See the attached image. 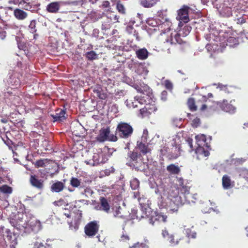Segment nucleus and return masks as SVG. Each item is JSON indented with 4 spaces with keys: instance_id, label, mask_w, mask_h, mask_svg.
Returning <instances> with one entry per match:
<instances>
[{
    "instance_id": "1",
    "label": "nucleus",
    "mask_w": 248,
    "mask_h": 248,
    "mask_svg": "<svg viewBox=\"0 0 248 248\" xmlns=\"http://www.w3.org/2000/svg\"><path fill=\"white\" fill-rule=\"evenodd\" d=\"M133 87L138 93L146 94V96L142 98L127 99L125 103L127 108H155V99L152 95V90L143 82H139L135 83Z\"/></svg>"
},
{
    "instance_id": "2",
    "label": "nucleus",
    "mask_w": 248,
    "mask_h": 248,
    "mask_svg": "<svg viewBox=\"0 0 248 248\" xmlns=\"http://www.w3.org/2000/svg\"><path fill=\"white\" fill-rule=\"evenodd\" d=\"M213 97L212 93H208L207 95H199L196 98L189 97L186 104L189 108H207Z\"/></svg>"
},
{
    "instance_id": "3",
    "label": "nucleus",
    "mask_w": 248,
    "mask_h": 248,
    "mask_svg": "<svg viewBox=\"0 0 248 248\" xmlns=\"http://www.w3.org/2000/svg\"><path fill=\"white\" fill-rule=\"evenodd\" d=\"M133 131V128L131 125L127 123L121 122L117 126L116 134L120 138L126 139L131 136Z\"/></svg>"
},
{
    "instance_id": "4",
    "label": "nucleus",
    "mask_w": 248,
    "mask_h": 248,
    "mask_svg": "<svg viewBox=\"0 0 248 248\" xmlns=\"http://www.w3.org/2000/svg\"><path fill=\"white\" fill-rule=\"evenodd\" d=\"M190 9V8L189 6L184 5L177 11L176 19L179 21L178 25L179 27H182L183 23H187L189 21L188 13Z\"/></svg>"
},
{
    "instance_id": "5",
    "label": "nucleus",
    "mask_w": 248,
    "mask_h": 248,
    "mask_svg": "<svg viewBox=\"0 0 248 248\" xmlns=\"http://www.w3.org/2000/svg\"><path fill=\"white\" fill-rule=\"evenodd\" d=\"M99 228L98 222L95 220L91 221L87 224L84 228L86 235L89 237L95 236L98 232Z\"/></svg>"
},
{
    "instance_id": "6",
    "label": "nucleus",
    "mask_w": 248,
    "mask_h": 248,
    "mask_svg": "<svg viewBox=\"0 0 248 248\" xmlns=\"http://www.w3.org/2000/svg\"><path fill=\"white\" fill-rule=\"evenodd\" d=\"M106 162L104 155L102 152L93 153L92 158L85 160L84 162L93 166L99 165L101 163H104Z\"/></svg>"
},
{
    "instance_id": "7",
    "label": "nucleus",
    "mask_w": 248,
    "mask_h": 248,
    "mask_svg": "<svg viewBox=\"0 0 248 248\" xmlns=\"http://www.w3.org/2000/svg\"><path fill=\"white\" fill-rule=\"evenodd\" d=\"M65 109H51L49 112V115L53 119V122H62L66 120Z\"/></svg>"
},
{
    "instance_id": "8",
    "label": "nucleus",
    "mask_w": 248,
    "mask_h": 248,
    "mask_svg": "<svg viewBox=\"0 0 248 248\" xmlns=\"http://www.w3.org/2000/svg\"><path fill=\"white\" fill-rule=\"evenodd\" d=\"M167 209L171 213L177 212L181 204V197L178 195L170 199Z\"/></svg>"
},
{
    "instance_id": "9",
    "label": "nucleus",
    "mask_w": 248,
    "mask_h": 248,
    "mask_svg": "<svg viewBox=\"0 0 248 248\" xmlns=\"http://www.w3.org/2000/svg\"><path fill=\"white\" fill-rule=\"evenodd\" d=\"M167 216L162 213L154 211L149 218V223L155 226L159 222L165 223L167 221Z\"/></svg>"
},
{
    "instance_id": "10",
    "label": "nucleus",
    "mask_w": 248,
    "mask_h": 248,
    "mask_svg": "<svg viewBox=\"0 0 248 248\" xmlns=\"http://www.w3.org/2000/svg\"><path fill=\"white\" fill-rule=\"evenodd\" d=\"M163 237L166 238L171 246H174L179 244V241L182 240L183 238L178 236L176 234H170L166 230H163L162 232Z\"/></svg>"
},
{
    "instance_id": "11",
    "label": "nucleus",
    "mask_w": 248,
    "mask_h": 248,
    "mask_svg": "<svg viewBox=\"0 0 248 248\" xmlns=\"http://www.w3.org/2000/svg\"><path fill=\"white\" fill-rule=\"evenodd\" d=\"M181 151L179 145L174 142L172 144V147L169 149L168 157L170 160L176 159L180 155Z\"/></svg>"
},
{
    "instance_id": "12",
    "label": "nucleus",
    "mask_w": 248,
    "mask_h": 248,
    "mask_svg": "<svg viewBox=\"0 0 248 248\" xmlns=\"http://www.w3.org/2000/svg\"><path fill=\"white\" fill-rule=\"evenodd\" d=\"M31 185L39 190H42L44 187V181L39 179L36 175H31L30 178Z\"/></svg>"
},
{
    "instance_id": "13",
    "label": "nucleus",
    "mask_w": 248,
    "mask_h": 248,
    "mask_svg": "<svg viewBox=\"0 0 248 248\" xmlns=\"http://www.w3.org/2000/svg\"><path fill=\"white\" fill-rule=\"evenodd\" d=\"M82 217V213H78L77 216L75 217L74 221L68 222L69 229L74 232L77 231L79 228V225Z\"/></svg>"
},
{
    "instance_id": "14",
    "label": "nucleus",
    "mask_w": 248,
    "mask_h": 248,
    "mask_svg": "<svg viewBox=\"0 0 248 248\" xmlns=\"http://www.w3.org/2000/svg\"><path fill=\"white\" fill-rule=\"evenodd\" d=\"M28 225L31 231L34 232H38L42 228L40 221L36 219H32L29 220Z\"/></svg>"
},
{
    "instance_id": "15",
    "label": "nucleus",
    "mask_w": 248,
    "mask_h": 248,
    "mask_svg": "<svg viewBox=\"0 0 248 248\" xmlns=\"http://www.w3.org/2000/svg\"><path fill=\"white\" fill-rule=\"evenodd\" d=\"M178 190L182 194H186L189 193L190 187L184 183V180L182 178L177 179Z\"/></svg>"
},
{
    "instance_id": "16",
    "label": "nucleus",
    "mask_w": 248,
    "mask_h": 248,
    "mask_svg": "<svg viewBox=\"0 0 248 248\" xmlns=\"http://www.w3.org/2000/svg\"><path fill=\"white\" fill-rule=\"evenodd\" d=\"M110 133L109 127L101 128L99 131V134L96 138L98 141L103 142L107 140Z\"/></svg>"
},
{
    "instance_id": "17",
    "label": "nucleus",
    "mask_w": 248,
    "mask_h": 248,
    "mask_svg": "<svg viewBox=\"0 0 248 248\" xmlns=\"http://www.w3.org/2000/svg\"><path fill=\"white\" fill-rule=\"evenodd\" d=\"M99 205L97 208L98 209L106 213H108L110 210V205L107 199L104 197H101L100 198Z\"/></svg>"
},
{
    "instance_id": "18",
    "label": "nucleus",
    "mask_w": 248,
    "mask_h": 248,
    "mask_svg": "<svg viewBox=\"0 0 248 248\" xmlns=\"http://www.w3.org/2000/svg\"><path fill=\"white\" fill-rule=\"evenodd\" d=\"M61 2L60 1L52 2L46 6V10L50 13H57L58 12Z\"/></svg>"
},
{
    "instance_id": "19",
    "label": "nucleus",
    "mask_w": 248,
    "mask_h": 248,
    "mask_svg": "<svg viewBox=\"0 0 248 248\" xmlns=\"http://www.w3.org/2000/svg\"><path fill=\"white\" fill-rule=\"evenodd\" d=\"M6 238L11 243L10 248H16V245L17 244V238L15 234L11 232L9 230H7Z\"/></svg>"
},
{
    "instance_id": "20",
    "label": "nucleus",
    "mask_w": 248,
    "mask_h": 248,
    "mask_svg": "<svg viewBox=\"0 0 248 248\" xmlns=\"http://www.w3.org/2000/svg\"><path fill=\"white\" fill-rule=\"evenodd\" d=\"M14 15L18 20H23L28 17V14L21 9L16 8L14 11Z\"/></svg>"
},
{
    "instance_id": "21",
    "label": "nucleus",
    "mask_w": 248,
    "mask_h": 248,
    "mask_svg": "<svg viewBox=\"0 0 248 248\" xmlns=\"http://www.w3.org/2000/svg\"><path fill=\"white\" fill-rule=\"evenodd\" d=\"M128 158H129L130 161L131 162H133L134 166H137L138 159L141 157V155L137 152L135 151H129L128 153Z\"/></svg>"
},
{
    "instance_id": "22",
    "label": "nucleus",
    "mask_w": 248,
    "mask_h": 248,
    "mask_svg": "<svg viewBox=\"0 0 248 248\" xmlns=\"http://www.w3.org/2000/svg\"><path fill=\"white\" fill-rule=\"evenodd\" d=\"M140 206L141 210L143 213V215L141 216V217H148L150 218L151 215H152L154 212L152 208L148 204H140Z\"/></svg>"
},
{
    "instance_id": "23",
    "label": "nucleus",
    "mask_w": 248,
    "mask_h": 248,
    "mask_svg": "<svg viewBox=\"0 0 248 248\" xmlns=\"http://www.w3.org/2000/svg\"><path fill=\"white\" fill-rule=\"evenodd\" d=\"M62 183L60 181H57L52 185L51 186V190L55 192H60L62 191L64 187V183L65 180H63Z\"/></svg>"
},
{
    "instance_id": "24",
    "label": "nucleus",
    "mask_w": 248,
    "mask_h": 248,
    "mask_svg": "<svg viewBox=\"0 0 248 248\" xmlns=\"http://www.w3.org/2000/svg\"><path fill=\"white\" fill-rule=\"evenodd\" d=\"M167 170L171 174L177 175L180 171V168L174 164H171L167 167Z\"/></svg>"
},
{
    "instance_id": "25",
    "label": "nucleus",
    "mask_w": 248,
    "mask_h": 248,
    "mask_svg": "<svg viewBox=\"0 0 248 248\" xmlns=\"http://www.w3.org/2000/svg\"><path fill=\"white\" fill-rule=\"evenodd\" d=\"M137 57L140 60H145L147 58L148 52L145 48H141L138 50L136 52Z\"/></svg>"
},
{
    "instance_id": "26",
    "label": "nucleus",
    "mask_w": 248,
    "mask_h": 248,
    "mask_svg": "<svg viewBox=\"0 0 248 248\" xmlns=\"http://www.w3.org/2000/svg\"><path fill=\"white\" fill-rule=\"evenodd\" d=\"M182 35L180 34V33L178 32V33H175L174 37L173 38L171 36V38L170 41V43L171 44H182L185 42V41L181 38Z\"/></svg>"
},
{
    "instance_id": "27",
    "label": "nucleus",
    "mask_w": 248,
    "mask_h": 248,
    "mask_svg": "<svg viewBox=\"0 0 248 248\" xmlns=\"http://www.w3.org/2000/svg\"><path fill=\"white\" fill-rule=\"evenodd\" d=\"M222 186L224 189H228L231 188V180L230 177L227 175H224L222 179Z\"/></svg>"
},
{
    "instance_id": "28",
    "label": "nucleus",
    "mask_w": 248,
    "mask_h": 248,
    "mask_svg": "<svg viewBox=\"0 0 248 248\" xmlns=\"http://www.w3.org/2000/svg\"><path fill=\"white\" fill-rule=\"evenodd\" d=\"M32 245V248H52L50 245L47 243L44 245L43 242L38 239L33 242Z\"/></svg>"
},
{
    "instance_id": "29",
    "label": "nucleus",
    "mask_w": 248,
    "mask_h": 248,
    "mask_svg": "<svg viewBox=\"0 0 248 248\" xmlns=\"http://www.w3.org/2000/svg\"><path fill=\"white\" fill-rule=\"evenodd\" d=\"M157 0H141L140 4L144 7L149 8L154 6Z\"/></svg>"
},
{
    "instance_id": "30",
    "label": "nucleus",
    "mask_w": 248,
    "mask_h": 248,
    "mask_svg": "<svg viewBox=\"0 0 248 248\" xmlns=\"http://www.w3.org/2000/svg\"><path fill=\"white\" fill-rule=\"evenodd\" d=\"M137 146L140 152L143 155H146L147 153L150 152V149H149L148 145L142 142L138 143Z\"/></svg>"
},
{
    "instance_id": "31",
    "label": "nucleus",
    "mask_w": 248,
    "mask_h": 248,
    "mask_svg": "<svg viewBox=\"0 0 248 248\" xmlns=\"http://www.w3.org/2000/svg\"><path fill=\"white\" fill-rule=\"evenodd\" d=\"M191 27L188 25H186L182 29H181L179 31V32L180 33V34L182 35V37H186L187 35L189 34L190 31H191Z\"/></svg>"
},
{
    "instance_id": "32",
    "label": "nucleus",
    "mask_w": 248,
    "mask_h": 248,
    "mask_svg": "<svg viewBox=\"0 0 248 248\" xmlns=\"http://www.w3.org/2000/svg\"><path fill=\"white\" fill-rule=\"evenodd\" d=\"M85 56L86 59L89 61H93L98 59L97 54L93 50L87 52Z\"/></svg>"
},
{
    "instance_id": "33",
    "label": "nucleus",
    "mask_w": 248,
    "mask_h": 248,
    "mask_svg": "<svg viewBox=\"0 0 248 248\" xmlns=\"http://www.w3.org/2000/svg\"><path fill=\"white\" fill-rule=\"evenodd\" d=\"M199 147L204 145L206 140V137L204 135H197L195 137Z\"/></svg>"
},
{
    "instance_id": "34",
    "label": "nucleus",
    "mask_w": 248,
    "mask_h": 248,
    "mask_svg": "<svg viewBox=\"0 0 248 248\" xmlns=\"http://www.w3.org/2000/svg\"><path fill=\"white\" fill-rule=\"evenodd\" d=\"M21 217H19V218H20L21 219H19V220H17L16 221V226H15V227H16L18 230H21L22 228H26L27 224L26 223V221H23V214H21Z\"/></svg>"
},
{
    "instance_id": "35",
    "label": "nucleus",
    "mask_w": 248,
    "mask_h": 248,
    "mask_svg": "<svg viewBox=\"0 0 248 248\" xmlns=\"http://www.w3.org/2000/svg\"><path fill=\"white\" fill-rule=\"evenodd\" d=\"M111 24V19L108 18H106L102 21L101 29L102 30L106 31L110 28Z\"/></svg>"
},
{
    "instance_id": "36",
    "label": "nucleus",
    "mask_w": 248,
    "mask_h": 248,
    "mask_svg": "<svg viewBox=\"0 0 248 248\" xmlns=\"http://www.w3.org/2000/svg\"><path fill=\"white\" fill-rule=\"evenodd\" d=\"M81 181L76 177H72L70 180V184L74 187H79L81 186Z\"/></svg>"
},
{
    "instance_id": "37",
    "label": "nucleus",
    "mask_w": 248,
    "mask_h": 248,
    "mask_svg": "<svg viewBox=\"0 0 248 248\" xmlns=\"http://www.w3.org/2000/svg\"><path fill=\"white\" fill-rule=\"evenodd\" d=\"M20 4L22 5V8L27 11H32V6L30 2H27L25 0H22L20 1Z\"/></svg>"
},
{
    "instance_id": "38",
    "label": "nucleus",
    "mask_w": 248,
    "mask_h": 248,
    "mask_svg": "<svg viewBox=\"0 0 248 248\" xmlns=\"http://www.w3.org/2000/svg\"><path fill=\"white\" fill-rule=\"evenodd\" d=\"M0 191L4 194H11L12 192V188L11 187L4 185L0 187Z\"/></svg>"
},
{
    "instance_id": "39",
    "label": "nucleus",
    "mask_w": 248,
    "mask_h": 248,
    "mask_svg": "<svg viewBox=\"0 0 248 248\" xmlns=\"http://www.w3.org/2000/svg\"><path fill=\"white\" fill-rule=\"evenodd\" d=\"M36 21L35 19H33L31 21L30 24L29 25V30L30 32L31 33H35L37 29L36 28Z\"/></svg>"
},
{
    "instance_id": "40",
    "label": "nucleus",
    "mask_w": 248,
    "mask_h": 248,
    "mask_svg": "<svg viewBox=\"0 0 248 248\" xmlns=\"http://www.w3.org/2000/svg\"><path fill=\"white\" fill-rule=\"evenodd\" d=\"M130 186L133 190L137 189L140 186V182L137 178H134L130 181Z\"/></svg>"
},
{
    "instance_id": "41",
    "label": "nucleus",
    "mask_w": 248,
    "mask_h": 248,
    "mask_svg": "<svg viewBox=\"0 0 248 248\" xmlns=\"http://www.w3.org/2000/svg\"><path fill=\"white\" fill-rule=\"evenodd\" d=\"M80 188H83L84 190L81 192V194L85 195L86 196H88V195H92L93 193V191L89 186H82L80 187Z\"/></svg>"
},
{
    "instance_id": "42",
    "label": "nucleus",
    "mask_w": 248,
    "mask_h": 248,
    "mask_svg": "<svg viewBox=\"0 0 248 248\" xmlns=\"http://www.w3.org/2000/svg\"><path fill=\"white\" fill-rule=\"evenodd\" d=\"M140 111L138 116L141 118L149 117L151 114L150 112L148 111V109H140Z\"/></svg>"
},
{
    "instance_id": "43",
    "label": "nucleus",
    "mask_w": 248,
    "mask_h": 248,
    "mask_svg": "<svg viewBox=\"0 0 248 248\" xmlns=\"http://www.w3.org/2000/svg\"><path fill=\"white\" fill-rule=\"evenodd\" d=\"M217 105L220 108H231V106H232L231 104H228V101L226 100H223L222 102H217Z\"/></svg>"
},
{
    "instance_id": "44",
    "label": "nucleus",
    "mask_w": 248,
    "mask_h": 248,
    "mask_svg": "<svg viewBox=\"0 0 248 248\" xmlns=\"http://www.w3.org/2000/svg\"><path fill=\"white\" fill-rule=\"evenodd\" d=\"M47 162V159H40L37 160L35 162V166L37 168L44 167L45 166V164Z\"/></svg>"
},
{
    "instance_id": "45",
    "label": "nucleus",
    "mask_w": 248,
    "mask_h": 248,
    "mask_svg": "<svg viewBox=\"0 0 248 248\" xmlns=\"http://www.w3.org/2000/svg\"><path fill=\"white\" fill-rule=\"evenodd\" d=\"M117 9L120 13L125 14V8L124 5L120 2L117 3Z\"/></svg>"
},
{
    "instance_id": "46",
    "label": "nucleus",
    "mask_w": 248,
    "mask_h": 248,
    "mask_svg": "<svg viewBox=\"0 0 248 248\" xmlns=\"http://www.w3.org/2000/svg\"><path fill=\"white\" fill-rule=\"evenodd\" d=\"M198 152L203 155L204 156H208L210 154L208 151L205 150V149L202 146L199 147V148L198 149Z\"/></svg>"
},
{
    "instance_id": "47",
    "label": "nucleus",
    "mask_w": 248,
    "mask_h": 248,
    "mask_svg": "<svg viewBox=\"0 0 248 248\" xmlns=\"http://www.w3.org/2000/svg\"><path fill=\"white\" fill-rule=\"evenodd\" d=\"M164 85L167 89L169 90H171L172 89V83L169 80H165L164 82Z\"/></svg>"
},
{
    "instance_id": "48",
    "label": "nucleus",
    "mask_w": 248,
    "mask_h": 248,
    "mask_svg": "<svg viewBox=\"0 0 248 248\" xmlns=\"http://www.w3.org/2000/svg\"><path fill=\"white\" fill-rule=\"evenodd\" d=\"M121 209V208L120 207V206H119V207L116 208V209L114 213V216L115 217L123 218V215H121V213L120 212Z\"/></svg>"
},
{
    "instance_id": "49",
    "label": "nucleus",
    "mask_w": 248,
    "mask_h": 248,
    "mask_svg": "<svg viewBox=\"0 0 248 248\" xmlns=\"http://www.w3.org/2000/svg\"><path fill=\"white\" fill-rule=\"evenodd\" d=\"M192 123L194 125L197 127L201 123L200 119L196 117L192 119Z\"/></svg>"
},
{
    "instance_id": "50",
    "label": "nucleus",
    "mask_w": 248,
    "mask_h": 248,
    "mask_svg": "<svg viewBox=\"0 0 248 248\" xmlns=\"http://www.w3.org/2000/svg\"><path fill=\"white\" fill-rule=\"evenodd\" d=\"M168 93L166 91L162 92L161 94V98L163 101H166L167 98Z\"/></svg>"
},
{
    "instance_id": "51",
    "label": "nucleus",
    "mask_w": 248,
    "mask_h": 248,
    "mask_svg": "<svg viewBox=\"0 0 248 248\" xmlns=\"http://www.w3.org/2000/svg\"><path fill=\"white\" fill-rule=\"evenodd\" d=\"M97 95L99 98L101 99H105L107 98V94L104 93H102L100 91L97 92Z\"/></svg>"
},
{
    "instance_id": "52",
    "label": "nucleus",
    "mask_w": 248,
    "mask_h": 248,
    "mask_svg": "<svg viewBox=\"0 0 248 248\" xmlns=\"http://www.w3.org/2000/svg\"><path fill=\"white\" fill-rule=\"evenodd\" d=\"M78 203H81L83 204L88 205L89 204V201H88L87 200L82 199V200H78L76 202V204H78Z\"/></svg>"
},
{
    "instance_id": "53",
    "label": "nucleus",
    "mask_w": 248,
    "mask_h": 248,
    "mask_svg": "<svg viewBox=\"0 0 248 248\" xmlns=\"http://www.w3.org/2000/svg\"><path fill=\"white\" fill-rule=\"evenodd\" d=\"M19 112L16 110L14 109V112L12 113H10L9 115V117L11 118L14 119V118H16V116H14V115H19Z\"/></svg>"
},
{
    "instance_id": "54",
    "label": "nucleus",
    "mask_w": 248,
    "mask_h": 248,
    "mask_svg": "<svg viewBox=\"0 0 248 248\" xmlns=\"http://www.w3.org/2000/svg\"><path fill=\"white\" fill-rule=\"evenodd\" d=\"M109 2L108 1H104L102 3V7L103 8H108L109 7Z\"/></svg>"
},
{
    "instance_id": "55",
    "label": "nucleus",
    "mask_w": 248,
    "mask_h": 248,
    "mask_svg": "<svg viewBox=\"0 0 248 248\" xmlns=\"http://www.w3.org/2000/svg\"><path fill=\"white\" fill-rule=\"evenodd\" d=\"M217 88H219L220 90H225L227 89V86L219 83L218 84Z\"/></svg>"
},
{
    "instance_id": "56",
    "label": "nucleus",
    "mask_w": 248,
    "mask_h": 248,
    "mask_svg": "<svg viewBox=\"0 0 248 248\" xmlns=\"http://www.w3.org/2000/svg\"><path fill=\"white\" fill-rule=\"evenodd\" d=\"M6 32L5 31H2L0 32V38L1 39H4L6 37Z\"/></svg>"
},
{
    "instance_id": "57",
    "label": "nucleus",
    "mask_w": 248,
    "mask_h": 248,
    "mask_svg": "<svg viewBox=\"0 0 248 248\" xmlns=\"http://www.w3.org/2000/svg\"><path fill=\"white\" fill-rule=\"evenodd\" d=\"M246 22V20L245 19H244L243 17H240L238 19V22L237 23H239L240 24L244 23Z\"/></svg>"
},
{
    "instance_id": "58",
    "label": "nucleus",
    "mask_w": 248,
    "mask_h": 248,
    "mask_svg": "<svg viewBox=\"0 0 248 248\" xmlns=\"http://www.w3.org/2000/svg\"><path fill=\"white\" fill-rule=\"evenodd\" d=\"M139 248H149V247L145 243H141L139 245Z\"/></svg>"
},
{
    "instance_id": "59",
    "label": "nucleus",
    "mask_w": 248,
    "mask_h": 248,
    "mask_svg": "<svg viewBox=\"0 0 248 248\" xmlns=\"http://www.w3.org/2000/svg\"><path fill=\"white\" fill-rule=\"evenodd\" d=\"M188 142V144L191 148V150H193V145H192V139H189L187 140Z\"/></svg>"
},
{
    "instance_id": "60",
    "label": "nucleus",
    "mask_w": 248,
    "mask_h": 248,
    "mask_svg": "<svg viewBox=\"0 0 248 248\" xmlns=\"http://www.w3.org/2000/svg\"><path fill=\"white\" fill-rule=\"evenodd\" d=\"M99 33V30L97 29H94L93 31V34L95 36H98Z\"/></svg>"
},
{
    "instance_id": "61",
    "label": "nucleus",
    "mask_w": 248,
    "mask_h": 248,
    "mask_svg": "<svg viewBox=\"0 0 248 248\" xmlns=\"http://www.w3.org/2000/svg\"><path fill=\"white\" fill-rule=\"evenodd\" d=\"M64 215L67 217H72V213H64Z\"/></svg>"
},
{
    "instance_id": "62",
    "label": "nucleus",
    "mask_w": 248,
    "mask_h": 248,
    "mask_svg": "<svg viewBox=\"0 0 248 248\" xmlns=\"http://www.w3.org/2000/svg\"><path fill=\"white\" fill-rule=\"evenodd\" d=\"M110 140L113 141H115L117 140V138L116 136H114L112 137Z\"/></svg>"
},
{
    "instance_id": "63",
    "label": "nucleus",
    "mask_w": 248,
    "mask_h": 248,
    "mask_svg": "<svg viewBox=\"0 0 248 248\" xmlns=\"http://www.w3.org/2000/svg\"><path fill=\"white\" fill-rule=\"evenodd\" d=\"M0 121L4 124H6L7 123V120L5 119H0Z\"/></svg>"
},
{
    "instance_id": "64",
    "label": "nucleus",
    "mask_w": 248,
    "mask_h": 248,
    "mask_svg": "<svg viewBox=\"0 0 248 248\" xmlns=\"http://www.w3.org/2000/svg\"><path fill=\"white\" fill-rule=\"evenodd\" d=\"M187 117L190 119H192V118L191 117H193V114H191L190 113H187Z\"/></svg>"
}]
</instances>
